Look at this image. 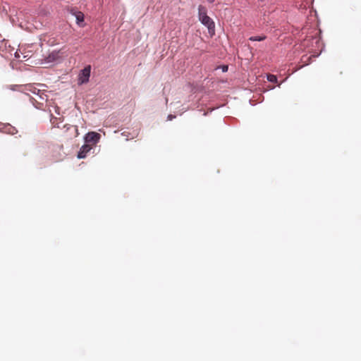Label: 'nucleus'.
I'll return each mask as SVG.
<instances>
[{
	"label": "nucleus",
	"mask_w": 361,
	"mask_h": 361,
	"mask_svg": "<svg viewBox=\"0 0 361 361\" xmlns=\"http://www.w3.org/2000/svg\"><path fill=\"white\" fill-rule=\"evenodd\" d=\"M198 16H199V20H200V22L208 28L209 32L210 33L212 32V34H214V27H215L214 23L212 20V19L210 18L207 15V9L204 6H201V5L199 6Z\"/></svg>",
	"instance_id": "obj_1"
},
{
	"label": "nucleus",
	"mask_w": 361,
	"mask_h": 361,
	"mask_svg": "<svg viewBox=\"0 0 361 361\" xmlns=\"http://www.w3.org/2000/svg\"><path fill=\"white\" fill-rule=\"evenodd\" d=\"M90 72L91 66L90 65L81 70L78 75V84L82 85L87 83L90 77Z\"/></svg>",
	"instance_id": "obj_2"
},
{
	"label": "nucleus",
	"mask_w": 361,
	"mask_h": 361,
	"mask_svg": "<svg viewBox=\"0 0 361 361\" xmlns=\"http://www.w3.org/2000/svg\"><path fill=\"white\" fill-rule=\"evenodd\" d=\"M100 137V134L96 132H90L85 135V140L87 143L94 145L99 142Z\"/></svg>",
	"instance_id": "obj_3"
},
{
	"label": "nucleus",
	"mask_w": 361,
	"mask_h": 361,
	"mask_svg": "<svg viewBox=\"0 0 361 361\" xmlns=\"http://www.w3.org/2000/svg\"><path fill=\"white\" fill-rule=\"evenodd\" d=\"M91 149H92V147L90 145H87H87H84L80 148V151L78 152V157L79 159L85 158L86 157L87 153L89 152Z\"/></svg>",
	"instance_id": "obj_4"
},
{
	"label": "nucleus",
	"mask_w": 361,
	"mask_h": 361,
	"mask_svg": "<svg viewBox=\"0 0 361 361\" xmlns=\"http://www.w3.org/2000/svg\"><path fill=\"white\" fill-rule=\"evenodd\" d=\"M74 16L76 18V21L78 25L80 24V23L84 21V14L80 11L75 12Z\"/></svg>",
	"instance_id": "obj_5"
},
{
	"label": "nucleus",
	"mask_w": 361,
	"mask_h": 361,
	"mask_svg": "<svg viewBox=\"0 0 361 361\" xmlns=\"http://www.w3.org/2000/svg\"><path fill=\"white\" fill-rule=\"evenodd\" d=\"M33 94H37L39 96V97L41 99H44L42 94H44V93H42V94H40V92H41V90H39V89H37L36 87H32V89L30 90Z\"/></svg>",
	"instance_id": "obj_6"
},
{
	"label": "nucleus",
	"mask_w": 361,
	"mask_h": 361,
	"mask_svg": "<svg viewBox=\"0 0 361 361\" xmlns=\"http://www.w3.org/2000/svg\"><path fill=\"white\" fill-rule=\"evenodd\" d=\"M267 80L271 82H277V77L272 74L267 75Z\"/></svg>",
	"instance_id": "obj_7"
},
{
	"label": "nucleus",
	"mask_w": 361,
	"mask_h": 361,
	"mask_svg": "<svg viewBox=\"0 0 361 361\" xmlns=\"http://www.w3.org/2000/svg\"><path fill=\"white\" fill-rule=\"evenodd\" d=\"M264 39H265L264 36H254V37H250L249 39L250 41H262Z\"/></svg>",
	"instance_id": "obj_8"
},
{
	"label": "nucleus",
	"mask_w": 361,
	"mask_h": 361,
	"mask_svg": "<svg viewBox=\"0 0 361 361\" xmlns=\"http://www.w3.org/2000/svg\"><path fill=\"white\" fill-rule=\"evenodd\" d=\"M227 70H228V66H223V68H222V71H223L224 72L227 71Z\"/></svg>",
	"instance_id": "obj_9"
},
{
	"label": "nucleus",
	"mask_w": 361,
	"mask_h": 361,
	"mask_svg": "<svg viewBox=\"0 0 361 361\" xmlns=\"http://www.w3.org/2000/svg\"><path fill=\"white\" fill-rule=\"evenodd\" d=\"M174 117H175V116H172V115H169V116H168V118H169V120H172Z\"/></svg>",
	"instance_id": "obj_10"
},
{
	"label": "nucleus",
	"mask_w": 361,
	"mask_h": 361,
	"mask_svg": "<svg viewBox=\"0 0 361 361\" xmlns=\"http://www.w3.org/2000/svg\"><path fill=\"white\" fill-rule=\"evenodd\" d=\"M215 0H207L209 3H213Z\"/></svg>",
	"instance_id": "obj_11"
},
{
	"label": "nucleus",
	"mask_w": 361,
	"mask_h": 361,
	"mask_svg": "<svg viewBox=\"0 0 361 361\" xmlns=\"http://www.w3.org/2000/svg\"><path fill=\"white\" fill-rule=\"evenodd\" d=\"M16 57H20L19 54L17 52L16 53Z\"/></svg>",
	"instance_id": "obj_12"
},
{
	"label": "nucleus",
	"mask_w": 361,
	"mask_h": 361,
	"mask_svg": "<svg viewBox=\"0 0 361 361\" xmlns=\"http://www.w3.org/2000/svg\"><path fill=\"white\" fill-rule=\"evenodd\" d=\"M74 130L77 132L78 131L77 127H74Z\"/></svg>",
	"instance_id": "obj_13"
},
{
	"label": "nucleus",
	"mask_w": 361,
	"mask_h": 361,
	"mask_svg": "<svg viewBox=\"0 0 361 361\" xmlns=\"http://www.w3.org/2000/svg\"><path fill=\"white\" fill-rule=\"evenodd\" d=\"M71 128H72V127L71 126H68L67 129H70Z\"/></svg>",
	"instance_id": "obj_14"
}]
</instances>
